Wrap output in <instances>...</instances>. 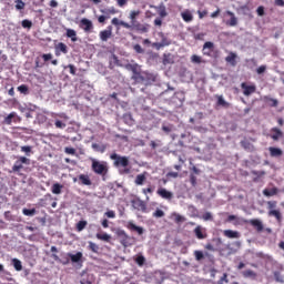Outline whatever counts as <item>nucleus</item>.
<instances>
[{
    "label": "nucleus",
    "instance_id": "26",
    "mask_svg": "<svg viewBox=\"0 0 284 284\" xmlns=\"http://www.w3.org/2000/svg\"><path fill=\"white\" fill-rule=\"evenodd\" d=\"M263 194L264 196H276L278 194V187L264 189Z\"/></svg>",
    "mask_w": 284,
    "mask_h": 284
},
{
    "label": "nucleus",
    "instance_id": "50",
    "mask_svg": "<svg viewBox=\"0 0 284 284\" xmlns=\"http://www.w3.org/2000/svg\"><path fill=\"white\" fill-rule=\"evenodd\" d=\"M131 230H133L134 232H138V234H143V227L141 226H136L135 224H130Z\"/></svg>",
    "mask_w": 284,
    "mask_h": 284
},
{
    "label": "nucleus",
    "instance_id": "21",
    "mask_svg": "<svg viewBox=\"0 0 284 284\" xmlns=\"http://www.w3.org/2000/svg\"><path fill=\"white\" fill-rule=\"evenodd\" d=\"M268 216H274L276 219L277 223L283 222V214L281 213L280 210H271L268 211Z\"/></svg>",
    "mask_w": 284,
    "mask_h": 284
},
{
    "label": "nucleus",
    "instance_id": "5",
    "mask_svg": "<svg viewBox=\"0 0 284 284\" xmlns=\"http://www.w3.org/2000/svg\"><path fill=\"white\" fill-rule=\"evenodd\" d=\"M131 205L134 210H138L139 212H145L148 210V205L145 202L139 197L133 199L131 201Z\"/></svg>",
    "mask_w": 284,
    "mask_h": 284
},
{
    "label": "nucleus",
    "instance_id": "31",
    "mask_svg": "<svg viewBox=\"0 0 284 284\" xmlns=\"http://www.w3.org/2000/svg\"><path fill=\"white\" fill-rule=\"evenodd\" d=\"M114 65H120L121 67V63L119 62V57L113 54L111 57L110 64H109L110 70H114Z\"/></svg>",
    "mask_w": 284,
    "mask_h": 284
},
{
    "label": "nucleus",
    "instance_id": "63",
    "mask_svg": "<svg viewBox=\"0 0 284 284\" xmlns=\"http://www.w3.org/2000/svg\"><path fill=\"white\" fill-rule=\"evenodd\" d=\"M42 59L45 62L52 60V53H44V54H42Z\"/></svg>",
    "mask_w": 284,
    "mask_h": 284
},
{
    "label": "nucleus",
    "instance_id": "52",
    "mask_svg": "<svg viewBox=\"0 0 284 284\" xmlns=\"http://www.w3.org/2000/svg\"><path fill=\"white\" fill-rule=\"evenodd\" d=\"M64 152H65V154H71L72 156H74V154H77V149L67 146L64 149Z\"/></svg>",
    "mask_w": 284,
    "mask_h": 284
},
{
    "label": "nucleus",
    "instance_id": "13",
    "mask_svg": "<svg viewBox=\"0 0 284 284\" xmlns=\"http://www.w3.org/2000/svg\"><path fill=\"white\" fill-rule=\"evenodd\" d=\"M67 256L71 258V263H83V253L77 252L75 254L68 253Z\"/></svg>",
    "mask_w": 284,
    "mask_h": 284
},
{
    "label": "nucleus",
    "instance_id": "15",
    "mask_svg": "<svg viewBox=\"0 0 284 284\" xmlns=\"http://www.w3.org/2000/svg\"><path fill=\"white\" fill-rule=\"evenodd\" d=\"M270 136L273 141H278L280 139H283V131L276 126L272 128Z\"/></svg>",
    "mask_w": 284,
    "mask_h": 284
},
{
    "label": "nucleus",
    "instance_id": "24",
    "mask_svg": "<svg viewBox=\"0 0 284 284\" xmlns=\"http://www.w3.org/2000/svg\"><path fill=\"white\" fill-rule=\"evenodd\" d=\"M181 17L183 21H185V23H190L191 21L194 20V16H192V12H190V10L182 12Z\"/></svg>",
    "mask_w": 284,
    "mask_h": 284
},
{
    "label": "nucleus",
    "instance_id": "33",
    "mask_svg": "<svg viewBox=\"0 0 284 284\" xmlns=\"http://www.w3.org/2000/svg\"><path fill=\"white\" fill-rule=\"evenodd\" d=\"M241 145L244 150H248V152H252V150H254V145H252L251 142L247 140H242Z\"/></svg>",
    "mask_w": 284,
    "mask_h": 284
},
{
    "label": "nucleus",
    "instance_id": "28",
    "mask_svg": "<svg viewBox=\"0 0 284 284\" xmlns=\"http://www.w3.org/2000/svg\"><path fill=\"white\" fill-rule=\"evenodd\" d=\"M225 61L233 67L236 65V53L230 52V54L225 58Z\"/></svg>",
    "mask_w": 284,
    "mask_h": 284
},
{
    "label": "nucleus",
    "instance_id": "18",
    "mask_svg": "<svg viewBox=\"0 0 284 284\" xmlns=\"http://www.w3.org/2000/svg\"><path fill=\"white\" fill-rule=\"evenodd\" d=\"M194 234L199 241H203V239H207V233H205V230L201 226H196L194 229Z\"/></svg>",
    "mask_w": 284,
    "mask_h": 284
},
{
    "label": "nucleus",
    "instance_id": "9",
    "mask_svg": "<svg viewBox=\"0 0 284 284\" xmlns=\"http://www.w3.org/2000/svg\"><path fill=\"white\" fill-rule=\"evenodd\" d=\"M225 14L230 17V20H226L225 24L230 28H235V26H239V18L234 14L232 11H226Z\"/></svg>",
    "mask_w": 284,
    "mask_h": 284
},
{
    "label": "nucleus",
    "instance_id": "16",
    "mask_svg": "<svg viewBox=\"0 0 284 284\" xmlns=\"http://www.w3.org/2000/svg\"><path fill=\"white\" fill-rule=\"evenodd\" d=\"M268 152L270 156H272L273 159H281V156H283V150L275 146H270Z\"/></svg>",
    "mask_w": 284,
    "mask_h": 284
},
{
    "label": "nucleus",
    "instance_id": "23",
    "mask_svg": "<svg viewBox=\"0 0 284 284\" xmlns=\"http://www.w3.org/2000/svg\"><path fill=\"white\" fill-rule=\"evenodd\" d=\"M59 51L62 52V54H68V45L65 43L60 42L58 45H55V54L59 57Z\"/></svg>",
    "mask_w": 284,
    "mask_h": 284
},
{
    "label": "nucleus",
    "instance_id": "59",
    "mask_svg": "<svg viewBox=\"0 0 284 284\" xmlns=\"http://www.w3.org/2000/svg\"><path fill=\"white\" fill-rule=\"evenodd\" d=\"M267 70V65H261L256 69L257 74H263Z\"/></svg>",
    "mask_w": 284,
    "mask_h": 284
},
{
    "label": "nucleus",
    "instance_id": "4",
    "mask_svg": "<svg viewBox=\"0 0 284 284\" xmlns=\"http://www.w3.org/2000/svg\"><path fill=\"white\" fill-rule=\"evenodd\" d=\"M23 164L24 165H30V159L26 156H20L13 164L12 166V172H21L23 170Z\"/></svg>",
    "mask_w": 284,
    "mask_h": 284
},
{
    "label": "nucleus",
    "instance_id": "30",
    "mask_svg": "<svg viewBox=\"0 0 284 284\" xmlns=\"http://www.w3.org/2000/svg\"><path fill=\"white\" fill-rule=\"evenodd\" d=\"M264 101H266L271 108H278V100L274 98L265 97Z\"/></svg>",
    "mask_w": 284,
    "mask_h": 284
},
{
    "label": "nucleus",
    "instance_id": "55",
    "mask_svg": "<svg viewBox=\"0 0 284 284\" xmlns=\"http://www.w3.org/2000/svg\"><path fill=\"white\" fill-rule=\"evenodd\" d=\"M21 152H24L27 156H30V152H32V146H21Z\"/></svg>",
    "mask_w": 284,
    "mask_h": 284
},
{
    "label": "nucleus",
    "instance_id": "51",
    "mask_svg": "<svg viewBox=\"0 0 284 284\" xmlns=\"http://www.w3.org/2000/svg\"><path fill=\"white\" fill-rule=\"evenodd\" d=\"M277 205V202L276 201H268L267 202V210L268 212H272V210H274Z\"/></svg>",
    "mask_w": 284,
    "mask_h": 284
},
{
    "label": "nucleus",
    "instance_id": "47",
    "mask_svg": "<svg viewBox=\"0 0 284 284\" xmlns=\"http://www.w3.org/2000/svg\"><path fill=\"white\" fill-rule=\"evenodd\" d=\"M21 26H22V28L30 30L32 28V21H30L28 19L22 20Z\"/></svg>",
    "mask_w": 284,
    "mask_h": 284
},
{
    "label": "nucleus",
    "instance_id": "7",
    "mask_svg": "<svg viewBox=\"0 0 284 284\" xmlns=\"http://www.w3.org/2000/svg\"><path fill=\"white\" fill-rule=\"evenodd\" d=\"M73 181L74 183L78 181L79 185H92V180H90V175L88 174H80L78 178H74Z\"/></svg>",
    "mask_w": 284,
    "mask_h": 284
},
{
    "label": "nucleus",
    "instance_id": "27",
    "mask_svg": "<svg viewBox=\"0 0 284 284\" xmlns=\"http://www.w3.org/2000/svg\"><path fill=\"white\" fill-rule=\"evenodd\" d=\"M95 236L99 241H104L105 243H110V241H112V236L108 233H97Z\"/></svg>",
    "mask_w": 284,
    "mask_h": 284
},
{
    "label": "nucleus",
    "instance_id": "11",
    "mask_svg": "<svg viewBox=\"0 0 284 284\" xmlns=\"http://www.w3.org/2000/svg\"><path fill=\"white\" fill-rule=\"evenodd\" d=\"M112 26H108L105 30L100 31V40L108 41V39H112Z\"/></svg>",
    "mask_w": 284,
    "mask_h": 284
},
{
    "label": "nucleus",
    "instance_id": "37",
    "mask_svg": "<svg viewBox=\"0 0 284 284\" xmlns=\"http://www.w3.org/2000/svg\"><path fill=\"white\" fill-rule=\"evenodd\" d=\"M67 37L73 42L77 41V31H74V29H68Z\"/></svg>",
    "mask_w": 284,
    "mask_h": 284
},
{
    "label": "nucleus",
    "instance_id": "39",
    "mask_svg": "<svg viewBox=\"0 0 284 284\" xmlns=\"http://www.w3.org/2000/svg\"><path fill=\"white\" fill-rule=\"evenodd\" d=\"M22 214H24V216H34L37 209H23Z\"/></svg>",
    "mask_w": 284,
    "mask_h": 284
},
{
    "label": "nucleus",
    "instance_id": "14",
    "mask_svg": "<svg viewBox=\"0 0 284 284\" xmlns=\"http://www.w3.org/2000/svg\"><path fill=\"white\" fill-rule=\"evenodd\" d=\"M111 23H112V26L116 27V30H121V27L125 28V30H128V28H130V23H128L125 21H122V20H119V18H113L111 20Z\"/></svg>",
    "mask_w": 284,
    "mask_h": 284
},
{
    "label": "nucleus",
    "instance_id": "36",
    "mask_svg": "<svg viewBox=\"0 0 284 284\" xmlns=\"http://www.w3.org/2000/svg\"><path fill=\"white\" fill-rule=\"evenodd\" d=\"M242 275L244 276V278H254V277H256V273L252 270L243 271Z\"/></svg>",
    "mask_w": 284,
    "mask_h": 284
},
{
    "label": "nucleus",
    "instance_id": "25",
    "mask_svg": "<svg viewBox=\"0 0 284 284\" xmlns=\"http://www.w3.org/2000/svg\"><path fill=\"white\" fill-rule=\"evenodd\" d=\"M215 98L217 99L216 105H219L221 108H230V103L227 101H225L223 95H215Z\"/></svg>",
    "mask_w": 284,
    "mask_h": 284
},
{
    "label": "nucleus",
    "instance_id": "34",
    "mask_svg": "<svg viewBox=\"0 0 284 284\" xmlns=\"http://www.w3.org/2000/svg\"><path fill=\"white\" fill-rule=\"evenodd\" d=\"M18 92L20 94L28 95V94H30V89L28 88L27 84H21V85L18 87Z\"/></svg>",
    "mask_w": 284,
    "mask_h": 284
},
{
    "label": "nucleus",
    "instance_id": "57",
    "mask_svg": "<svg viewBox=\"0 0 284 284\" xmlns=\"http://www.w3.org/2000/svg\"><path fill=\"white\" fill-rule=\"evenodd\" d=\"M153 192H154V189H152L151 186L146 189H142V194H144L145 196H148V194H152Z\"/></svg>",
    "mask_w": 284,
    "mask_h": 284
},
{
    "label": "nucleus",
    "instance_id": "56",
    "mask_svg": "<svg viewBox=\"0 0 284 284\" xmlns=\"http://www.w3.org/2000/svg\"><path fill=\"white\" fill-rule=\"evenodd\" d=\"M133 50H135V52H136L138 54H143V52H144V50H143V48L141 47V44H135V45H133Z\"/></svg>",
    "mask_w": 284,
    "mask_h": 284
},
{
    "label": "nucleus",
    "instance_id": "48",
    "mask_svg": "<svg viewBox=\"0 0 284 284\" xmlns=\"http://www.w3.org/2000/svg\"><path fill=\"white\" fill-rule=\"evenodd\" d=\"M194 256H195V261H203V258H205L203 251H194Z\"/></svg>",
    "mask_w": 284,
    "mask_h": 284
},
{
    "label": "nucleus",
    "instance_id": "8",
    "mask_svg": "<svg viewBox=\"0 0 284 284\" xmlns=\"http://www.w3.org/2000/svg\"><path fill=\"white\" fill-rule=\"evenodd\" d=\"M241 88L243 90L244 97H250L251 94H254V92H256V85L255 84L250 85L246 82H242Z\"/></svg>",
    "mask_w": 284,
    "mask_h": 284
},
{
    "label": "nucleus",
    "instance_id": "35",
    "mask_svg": "<svg viewBox=\"0 0 284 284\" xmlns=\"http://www.w3.org/2000/svg\"><path fill=\"white\" fill-rule=\"evenodd\" d=\"M12 265L17 272H21V270H23V265L18 258L12 260Z\"/></svg>",
    "mask_w": 284,
    "mask_h": 284
},
{
    "label": "nucleus",
    "instance_id": "40",
    "mask_svg": "<svg viewBox=\"0 0 284 284\" xmlns=\"http://www.w3.org/2000/svg\"><path fill=\"white\" fill-rule=\"evenodd\" d=\"M87 226H88V222L87 221H79L77 223V231L78 232H83V230H85Z\"/></svg>",
    "mask_w": 284,
    "mask_h": 284
},
{
    "label": "nucleus",
    "instance_id": "45",
    "mask_svg": "<svg viewBox=\"0 0 284 284\" xmlns=\"http://www.w3.org/2000/svg\"><path fill=\"white\" fill-rule=\"evenodd\" d=\"M135 263H136L140 267H143V265H145V256L139 255V256L135 258Z\"/></svg>",
    "mask_w": 284,
    "mask_h": 284
},
{
    "label": "nucleus",
    "instance_id": "6",
    "mask_svg": "<svg viewBox=\"0 0 284 284\" xmlns=\"http://www.w3.org/2000/svg\"><path fill=\"white\" fill-rule=\"evenodd\" d=\"M118 236H119L120 243H121V245H123V247H130V245H132V237H130L128 234H125V231H120L118 233Z\"/></svg>",
    "mask_w": 284,
    "mask_h": 284
},
{
    "label": "nucleus",
    "instance_id": "62",
    "mask_svg": "<svg viewBox=\"0 0 284 284\" xmlns=\"http://www.w3.org/2000/svg\"><path fill=\"white\" fill-rule=\"evenodd\" d=\"M68 68L70 70V74L74 77V74H77V67H74V64H69Z\"/></svg>",
    "mask_w": 284,
    "mask_h": 284
},
{
    "label": "nucleus",
    "instance_id": "61",
    "mask_svg": "<svg viewBox=\"0 0 284 284\" xmlns=\"http://www.w3.org/2000/svg\"><path fill=\"white\" fill-rule=\"evenodd\" d=\"M131 72H133V74H139L141 72V67L135 63Z\"/></svg>",
    "mask_w": 284,
    "mask_h": 284
},
{
    "label": "nucleus",
    "instance_id": "46",
    "mask_svg": "<svg viewBox=\"0 0 284 284\" xmlns=\"http://www.w3.org/2000/svg\"><path fill=\"white\" fill-rule=\"evenodd\" d=\"M154 219H163L165 216V212L161 209H156L155 212L153 213Z\"/></svg>",
    "mask_w": 284,
    "mask_h": 284
},
{
    "label": "nucleus",
    "instance_id": "17",
    "mask_svg": "<svg viewBox=\"0 0 284 284\" xmlns=\"http://www.w3.org/2000/svg\"><path fill=\"white\" fill-rule=\"evenodd\" d=\"M145 181H148V172H143L141 174H138L134 180L135 185H144Z\"/></svg>",
    "mask_w": 284,
    "mask_h": 284
},
{
    "label": "nucleus",
    "instance_id": "22",
    "mask_svg": "<svg viewBox=\"0 0 284 284\" xmlns=\"http://www.w3.org/2000/svg\"><path fill=\"white\" fill-rule=\"evenodd\" d=\"M212 50H214V42H205L203 45V52L204 54H206V57H210V54L212 53Z\"/></svg>",
    "mask_w": 284,
    "mask_h": 284
},
{
    "label": "nucleus",
    "instance_id": "44",
    "mask_svg": "<svg viewBox=\"0 0 284 284\" xmlns=\"http://www.w3.org/2000/svg\"><path fill=\"white\" fill-rule=\"evenodd\" d=\"M16 10H26V2L23 0H16Z\"/></svg>",
    "mask_w": 284,
    "mask_h": 284
},
{
    "label": "nucleus",
    "instance_id": "3",
    "mask_svg": "<svg viewBox=\"0 0 284 284\" xmlns=\"http://www.w3.org/2000/svg\"><path fill=\"white\" fill-rule=\"evenodd\" d=\"M128 30H135V32H139L140 34H145L150 32V24H143L139 21H135L132 24L129 23Z\"/></svg>",
    "mask_w": 284,
    "mask_h": 284
},
{
    "label": "nucleus",
    "instance_id": "1",
    "mask_svg": "<svg viewBox=\"0 0 284 284\" xmlns=\"http://www.w3.org/2000/svg\"><path fill=\"white\" fill-rule=\"evenodd\" d=\"M111 161L113 162L114 168H122L120 174H130V159L128 156H122L116 153L110 155Z\"/></svg>",
    "mask_w": 284,
    "mask_h": 284
},
{
    "label": "nucleus",
    "instance_id": "19",
    "mask_svg": "<svg viewBox=\"0 0 284 284\" xmlns=\"http://www.w3.org/2000/svg\"><path fill=\"white\" fill-rule=\"evenodd\" d=\"M250 225H252L253 227H255V230L257 232H263V222H261V220L258 219H253L248 221Z\"/></svg>",
    "mask_w": 284,
    "mask_h": 284
},
{
    "label": "nucleus",
    "instance_id": "54",
    "mask_svg": "<svg viewBox=\"0 0 284 284\" xmlns=\"http://www.w3.org/2000/svg\"><path fill=\"white\" fill-rule=\"evenodd\" d=\"M190 183L193 187H196V175L194 173L190 174Z\"/></svg>",
    "mask_w": 284,
    "mask_h": 284
},
{
    "label": "nucleus",
    "instance_id": "58",
    "mask_svg": "<svg viewBox=\"0 0 284 284\" xmlns=\"http://www.w3.org/2000/svg\"><path fill=\"white\" fill-rule=\"evenodd\" d=\"M55 128H58L59 130H63L65 128V123H63L61 120H57Z\"/></svg>",
    "mask_w": 284,
    "mask_h": 284
},
{
    "label": "nucleus",
    "instance_id": "41",
    "mask_svg": "<svg viewBox=\"0 0 284 284\" xmlns=\"http://www.w3.org/2000/svg\"><path fill=\"white\" fill-rule=\"evenodd\" d=\"M88 250H90L94 254H99V246L94 242H89Z\"/></svg>",
    "mask_w": 284,
    "mask_h": 284
},
{
    "label": "nucleus",
    "instance_id": "42",
    "mask_svg": "<svg viewBox=\"0 0 284 284\" xmlns=\"http://www.w3.org/2000/svg\"><path fill=\"white\" fill-rule=\"evenodd\" d=\"M17 116V112H11L7 118H4V123L7 125H12V119Z\"/></svg>",
    "mask_w": 284,
    "mask_h": 284
},
{
    "label": "nucleus",
    "instance_id": "12",
    "mask_svg": "<svg viewBox=\"0 0 284 284\" xmlns=\"http://www.w3.org/2000/svg\"><path fill=\"white\" fill-rule=\"evenodd\" d=\"M80 28H82L84 32H90V30H92L94 26L92 24V21L88 20V18H83L80 21Z\"/></svg>",
    "mask_w": 284,
    "mask_h": 284
},
{
    "label": "nucleus",
    "instance_id": "10",
    "mask_svg": "<svg viewBox=\"0 0 284 284\" xmlns=\"http://www.w3.org/2000/svg\"><path fill=\"white\" fill-rule=\"evenodd\" d=\"M156 194L158 196H161V199H165L166 201H172V197L174 196L172 192L168 191L164 187L158 189Z\"/></svg>",
    "mask_w": 284,
    "mask_h": 284
},
{
    "label": "nucleus",
    "instance_id": "53",
    "mask_svg": "<svg viewBox=\"0 0 284 284\" xmlns=\"http://www.w3.org/2000/svg\"><path fill=\"white\" fill-rule=\"evenodd\" d=\"M202 219L203 221H213L214 217L212 216V213L206 212L202 215Z\"/></svg>",
    "mask_w": 284,
    "mask_h": 284
},
{
    "label": "nucleus",
    "instance_id": "38",
    "mask_svg": "<svg viewBox=\"0 0 284 284\" xmlns=\"http://www.w3.org/2000/svg\"><path fill=\"white\" fill-rule=\"evenodd\" d=\"M101 12L102 14H116V12L119 11L116 10V8L110 7L108 9H102Z\"/></svg>",
    "mask_w": 284,
    "mask_h": 284
},
{
    "label": "nucleus",
    "instance_id": "29",
    "mask_svg": "<svg viewBox=\"0 0 284 284\" xmlns=\"http://www.w3.org/2000/svg\"><path fill=\"white\" fill-rule=\"evenodd\" d=\"M63 190V184H60V183H54L52 186H51V192L52 194H61V191Z\"/></svg>",
    "mask_w": 284,
    "mask_h": 284
},
{
    "label": "nucleus",
    "instance_id": "20",
    "mask_svg": "<svg viewBox=\"0 0 284 284\" xmlns=\"http://www.w3.org/2000/svg\"><path fill=\"white\" fill-rule=\"evenodd\" d=\"M223 234L226 239H241V233H239V231L225 230Z\"/></svg>",
    "mask_w": 284,
    "mask_h": 284
},
{
    "label": "nucleus",
    "instance_id": "2",
    "mask_svg": "<svg viewBox=\"0 0 284 284\" xmlns=\"http://www.w3.org/2000/svg\"><path fill=\"white\" fill-rule=\"evenodd\" d=\"M91 170L92 172H94V174H98L99 176H105L108 175V172H110L108 162L99 161L95 159H91Z\"/></svg>",
    "mask_w": 284,
    "mask_h": 284
},
{
    "label": "nucleus",
    "instance_id": "64",
    "mask_svg": "<svg viewBox=\"0 0 284 284\" xmlns=\"http://www.w3.org/2000/svg\"><path fill=\"white\" fill-rule=\"evenodd\" d=\"M275 281L277 283H284V278H283V276L281 274H275Z\"/></svg>",
    "mask_w": 284,
    "mask_h": 284
},
{
    "label": "nucleus",
    "instance_id": "49",
    "mask_svg": "<svg viewBox=\"0 0 284 284\" xmlns=\"http://www.w3.org/2000/svg\"><path fill=\"white\" fill-rule=\"evenodd\" d=\"M191 62L192 63H203V59L200 57V55H196V54H193L192 57H191Z\"/></svg>",
    "mask_w": 284,
    "mask_h": 284
},
{
    "label": "nucleus",
    "instance_id": "60",
    "mask_svg": "<svg viewBox=\"0 0 284 284\" xmlns=\"http://www.w3.org/2000/svg\"><path fill=\"white\" fill-rule=\"evenodd\" d=\"M258 17H264L265 16V8L263 6L258 7L256 10Z\"/></svg>",
    "mask_w": 284,
    "mask_h": 284
},
{
    "label": "nucleus",
    "instance_id": "32",
    "mask_svg": "<svg viewBox=\"0 0 284 284\" xmlns=\"http://www.w3.org/2000/svg\"><path fill=\"white\" fill-rule=\"evenodd\" d=\"M139 14H141V11H139V10H133V11L130 12L129 19L131 21V24L135 23L138 21L136 17H139Z\"/></svg>",
    "mask_w": 284,
    "mask_h": 284
},
{
    "label": "nucleus",
    "instance_id": "43",
    "mask_svg": "<svg viewBox=\"0 0 284 284\" xmlns=\"http://www.w3.org/2000/svg\"><path fill=\"white\" fill-rule=\"evenodd\" d=\"M132 79L133 81H138V83L145 81V78L141 74V71L139 73L133 74Z\"/></svg>",
    "mask_w": 284,
    "mask_h": 284
}]
</instances>
